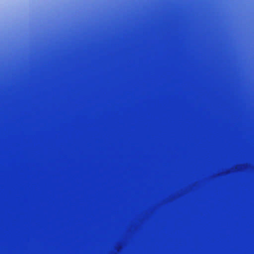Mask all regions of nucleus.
Returning a JSON list of instances; mask_svg holds the SVG:
<instances>
[{"label":"nucleus","mask_w":254,"mask_h":254,"mask_svg":"<svg viewBox=\"0 0 254 254\" xmlns=\"http://www.w3.org/2000/svg\"><path fill=\"white\" fill-rule=\"evenodd\" d=\"M89 18H107L111 19H161V20H187V19H221L238 17H88Z\"/></svg>","instance_id":"1"},{"label":"nucleus","mask_w":254,"mask_h":254,"mask_svg":"<svg viewBox=\"0 0 254 254\" xmlns=\"http://www.w3.org/2000/svg\"><path fill=\"white\" fill-rule=\"evenodd\" d=\"M80 16H233V15H226V14H96V15H81Z\"/></svg>","instance_id":"2"}]
</instances>
